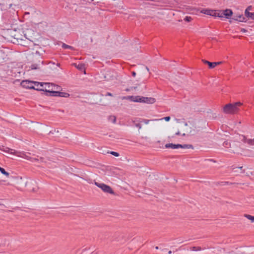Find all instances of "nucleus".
<instances>
[{
	"label": "nucleus",
	"instance_id": "nucleus-44",
	"mask_svg": "<svg viewBox=\"0 0 254 254\" xmlns=\"http://www.w3.org/2000/svg\"><path fill=\"white\" fill-rule=\"evenodd\" d=\"M85 250H86V249H84V250H83V252H82V254H83V253L85 252Z\"/></svg>",
	"mask_w": 254,
	"mask_h": 254
},
{
	"label": "nucleus",
	"instance_id": "nucleus-23",
	"mask_svg": "<svg viewBox=\"0 0 254 254\" xmlns=\"http://www.w3.org/2000/svg\"><path fill=\"white\" fill-rule=\"evenodd\" d=\"M62 48L64 49H73V47L69 46V45H66L64 43H63V45H62Z\"/></svg>",
	"mask_w": 254,
	"mask_h": 254
},
{
	"label": "nucleus",
	"instance_id": "nucleus-1",
	"mask_svg": "<svg viewBox=\"0 0 254 254\" xmlns=\"http://www.w3.org/2000/svg\"><path fill=\"white\" fill-rule=\"evenodd\" d=\"M26 58L28 62L31 64L30 66L31 69H39L40 65L44 64V61L42 60V57L38 51L29 54Z\"/></svg>",
	"mask_w": 254,
	"mask_h": 254
},
{
	"label": "nucleus",
	"instance_id": "nucleus-50",
	"mask_svg": "<svg viewBox=\"0 0 254 254\" xmlns=\"http://www.w3.org/2000/svg\"><path fill=\"white\" fill-rule=\"evenodd\" d=\"M93 253H92L91 254H93Z\"/></svg>",
	"mask_w": 254,
	"mask_h": 254
},
{
	"label": "nucleus",
	"instance_id": "nucleus-24",
	"mask_svg": "<svg viewBox=\"0 0 254 254\" xmlns=\"http://www.w3.org/2000/svg\"><path fill=\"white\" fill-rule=\"evenodd\" d=\"M191 20L192 18L190 16H186L184 18V20L188 22L191 21Z\"/></svg>",
	"mask_w": 254,
	"mask_h": 254
},
{
	"label": "nucleus",
	"instance_id": "nucleus-16",
	"mask_svg": "<svg viewBox=\"0 0 254 254\" xmlns=\"http://www.w3.org/2000/svg\"><path fill=\"white\" fill-rule=\"evenodd\" d=\"M244 142L249 145H254V138L253 139H245Z\"/></svg>",
	"mask_w": 254,
	"mask_h": 254
},
{
	"label": "nucleus",
	"instance_id": "nucleus-15",
	"mask_svg": "<svg viewBox=\"0 0 254 254\" xmlns=\"http://www.w3.org/2000/svg\"><path fill=\"white\" fill-rule=\"evenodd\" d=\"M201 12L204 14L211 16L212 13H213V10L209 9H204L202 10Z\"/></svg>",
	"mask_w": 254,
	"mask_h": 254
},
{
	"label": "nucleus",
	"instance_id": "nucleus-32",
	"mask_svg": "<svg viewBox=\"0 0 254 254\" xmlns=\"http://www.w3.org/2000/svg\"><path fill=\"white\" fill-rule=\"evenodd\" d=\"M202 62L204 64H206L207 65L209 64V63L210 62L207 61V60H202Z\"/></svg>",
	"mask_w": 254,
	"mask_h": 254
},
{
	"label": "nucleus",
	"instance_id": "nucleus-5",
	"mask_svg": "<svg viewBox=\"0 0 254 254\" xmlns=\"http://www.w3.org/2000/svg\"><path fill=\"white\" fill-rule=\"evenodd\" d=\"M95 185L100 188L104 192L108 193L110 194H114V191L112 190L111 187L107 185L104 183H100L98 182H95Z\"/></svg>",
	"mask_w": 254,
	"mask_h": 254
},
{
	"label": "nucleus",
	"instance_id": "nucleus-41",
	"mask_svg": "<svg viewBox=\"0 0 254 254\" xmlns=\"http://www.w3.org/2000/svg\"><path fill=\"white\" fill-rule=\"evenodd\" d=\"M180 134V133L179 131H178L176 133V135H179Z\"/></svg>",
	"mask_w": 254,
	"mask_h": 254
},
{
	"label": "nucleus",
	"instance_id": "nucleus-11",
	"mask_svg": "<svg viewBox=\"0 0 254 254\" xmlns=\"http://www.w3.org/2000/svg\"><path fill=\"white\" fill-rule=\"evenodd\" d=\"M143 100H144V101H143V103H145L147 104H153L154 103L156 100L155 98L152 97H143Z\"/></svg>",
	"mask_w": 254,
	"mask_h": 254
},
{
	"label": "nucleus",
	"instance_id": "nucleus-2",
	"mask_svg": "<svg viewBox=\"0 0 254 254\" xmlns=\"http://www.w3.org/2000/svg\"><path fill=\"white\" fill-rule=\"evenodd\" d=\"M242 105V103L240 102H237L233 104H227L223 107V111L225 114H234L239 112V107Z\"/></svg>",
	"mask_w": 254,
	"mask_h": 254
},
{
	"label": "nucleus",
	"instance_id": "nucleus-3",
	"mask_svg": "<svg viewBox=\"0 0 254 254\" xmlns=\"http://www.w3.org/2000/svg\"><path fill=\"white\" fill-rule=\"evenodd\" d=\"M35 90L44 91L45 94L48 92V89H50L52 86H55V87H56L55 85L52 83L48 82H39L37 81L35 83Z\"/></svg>",
	"mask_w": 254,
	"mask_h": 254
},
{
	"label": "nucleus",
	"instance_id": "nucleus-31",
	"mask_svg": "<svg viewBox=\"0 0 254 254\" xmlns=\"http://www.w3.org/2000/svg\"><path fill=\"white\" fill-rule=\"evenodd\" d=\"M190 250L192 251H196V247H192L190 248Z\"/></svg>",
	"mask_w": 254,
	"mask_h": 254
},
{
	"label": "nucleus",
	"instance_id": "nucleus-34",
	"mask_svg": "<svg viewBox=\"0 0 254 254\" xmlns=\"http://www.w3.org/2000/svg\"><path fill=\"white\" fill-rule=\"evenodd\" d=\"M190 133L191 135H194V134L195 133V130H193V131L190 130Z\"/></svg>",
	"mask_w": 254,
	"mask_h": 254
},
{
	"label": "nucleus",
	"instance_id": "nucleus-21",
	"mask_svg": "<svg viewBox=\"0 0 254 254\" xmlns=\"http://www.w3.org/2000/svg\"><path fill=\"white\" fill-rule=\"evenodd\" d=\"M245 216L248 219L250 220L252 222H254V216H252L249 214H245Z\"/></svg>",
	"mask_w": 254,
	"mask_h": 254
},
{
	"label": "nucleus",
	"instance_id": "nucleus-19",
	"mask_svg": "<svg viewBox=\"0 0 254 254\" xmlns=\"http://www.w3.org/2000/svg\"><path fill=\"white\" fill-rule=\"evenodd\" d=\"M69 96V94L66 92H63L59 91V97H68Z\"/></svg>",
	"mask_w": 254,
	"mask_h": 254
},
{
	"label": "nucleus",
	"instance_id": "nucleus-10",
	"mask_svg": "<svg viewBox=\"0 0 254 254\" xmlns=\"http://www.w3.org/2000/svg\"><path fill=\"white\" fill-rule=\"evenodd\" d=\"M233 11L230 9H226L223 11V16H225L226 18L229 19L230 17L233 15Z\"/></svg>",
	"mask_w": 254,
	"mask_h": 254
},
{
	"label": "nucleus",
	"instance_id": "nucleus-13",
	"mask_svg": "<svg viewBox=\"0 0 254 254\" xmlns=\"http://www.w3.org/2000/svg\"><path fill=\"white\" fill-rule=\"evenodd\" d=\"M245 14L247 17L250 18L254 20V12H250L249 11L245 10Z\"/></svg>",
	"mask_w": 254,
	"mask_h": 254
},
{
	"label": "nucleus",
	"instance_id": "nucleus-17",
	"mask_svg": "<svg viewBox=\"0 0 254 254\" xmlns=\"http://www.w3.org/2000/svg\"><path fill=\"white\" fill-rule=\"evenodd\" d=\"M211 16L214 17H223V16L222 14H220L219 13L217 12V10H213V13H212Z\"/></svg>",
	"mask_w": 254,
	"mask_h": 254
},
{
	"label": "nucleus",
	"instance_id": "nucleus-42",
	"mask_svg": "<svg viewBox=\"0 0 254 254\" xmlns=\"http://www.w3.org/2000/svg\"><path fill=\"white\" fill-rule=\"evenodd\" d=\"M168 254H172V251H169L168 252Z\"/></svg>",
	"mask_w": 254,
	"mask_h": 254
},
{
	"label": "nucleus",
	"instance_id": "nucleus-36",
	"mask_svg": "<svg viewBox=\"0 0 254 254\" xmlns=\"http://www.w3.org/2000/svg\"><path fill=\"white\" fill-rule=\"evenodd\" d=\"M252 9V6H249L245 10H247V11H249L251 10Z\"/></svg>",
	"mask_w": 254,
	"mask_h": 254
},
{
	"label": "nucleus",
	"instance_id": "nucleus-22",
	"mask_svg": "<svg viewBox=\"0 0 254 254\" xmlns=\"http://www.w3.org/2000/svg\"><path fill=\"white\" fill-rule=\"evenodd\" d=\"M170 119H171L170 117L167 116V117H165L164 118H163L160 119H154V121L164 120L166 122H169L170 120Z\"/></svg>",
	"mask_w": 254,
	"mask_h": 254
},
{
	"label": "nucleus",
	"instance_id": "nucleus-20",
	"mask_svg": "<svg viewBox=\"0 0 254 254\" xmlns=\"http://www.w3.org/2000/svg\"><path fill=\"white\" fill-rule=\"evenodd\" d=\"M108 120L110 122L113 123H115L116 122V118L115 116H110L108 118Z\"/></svg>",
	"mask_w": 254,
	"mask_h": 254
},
{
	"label": "nucleus",
	"instance_id": "nucleus-26",
	"mask_svg": "<svg viewBox=\"0 0 254 254\" xmlns=\"http://www.w3.org/2000/svg\"><path fill=\"white\" fill-rule=\"evenodd\" d=\"M110 153L116 157H118L119 156L120 154L119 153L117 152H115V151H110Z\"/></svg>",
	"mask_w": 254,
	"mask_h": 254
},
{
	"label": "nucleus",
	"instance_id": "nucleus-27",
	"mask_svg": "<svg viewBox=\"0 0 254 254\" xmlns=\"http://www.w3.org/2000/svg\"><path fill=\"white\" fill-rule=\"evenodd\" d=\"M151 121H154V120H151ZM150 121H151L150 120L142 119L140 122H143L145 124H148Z\"/></svg>",
	"mask_w": 254,
	"mask_h": 254
},
{
	"label": "nucleus",
	"instance_id": "nucleus-33",
	"mask_svg": "<svg viewBox=\"0 0 254 254\" xmlns=\"http://www.w3.org/2000/svg\"><path fill=\"white\" fill-rule=\"evenodd\" d=\"M220 183L222 185H226V184H228L229 182H222Z\"/></svg>",
	"mask_w": 254,
	"mask_h": 254
},
{
	"label": "nucleus",
	"instance_id": "nucleus-43",
	"mask_svg": "<svg viewBox=\"0 0 254 254\" xmlns=\"http://www.w3.org/2000/svg\"><path fill=\"white\" fill-rule=\"evenodd\" d=\"M155 249L156 250H158L159 249V247L158 246L155 247Z\"/></svg>",
	"mask_w": 254,
	"mask_h": 254
},
{
	"label": "nucleus",
	"instance_id": "nucleus-4",
	"mask_svg": "<svg viewBox=\"0 0 254 254\" xmlns=\"http://www.w3.org/2000/svg\"><path fill=\"white\" fill-rule=\"evenodd\" d=\"M165 148H171L172 149H178L179 148L183 149H193V146L191 144H173L172 143H167L165 145Z\"/></svg>",
	"mask_w": 254,
	"mask_h": 254
},
{
	"label": "nucleus",
	"instance_id": "nucleus-8",
	"mask_svg": "<svg viewBox=\"0 0 254 254\" xmlns=\"http://www.w3.org/2000/svg\"><path fill=\"white\" fill-rule=\"evenodd\" d=\"M143 97H140L139 96H129L127 99H129L131 101L134 102H140L143 103L144 100H143Z\"/></svg>",
	"mask_w": 254,
	"mask_h": 254
},
{
	"label": "nucleus",
	"instance_id": "nucleus-38",
	"mask_svg": "<svg viewBox=\"0 0 254 254\" xmlns=\"http://www.w3.org/2000/svg\"><path fill=\"white\" fill-rule=\"evenodd\" d=\"M106 96H113V95L112 93L110 92H107V94H106Z\"/></svg>",
	"mask_w": 254,
	"mask_h": 254
},
{
	"label": "nucleus",
	"instance_id": "nucleus-30",
	"mask_svg": "<svg viewBox=\"0 0 254 254\" xmlns=\"http://www.w3.org/2000/svg\"><path fill=\"white\" fill-rule=\"evenodd\" d=\"M214 65H215V67L217 65H219L220 64H221L222 63H223V62H214Z\"/></svg>",
	"mask_w": 254,
	"mask_h": 254
},
{
	"label": "nucleus",
	"instance_id": "nucleus-49",
	"mask_svg": "<svg viewBox=\"0 0 254 254\" xmlns=\"http://www.w3.org/2000/svg\"><path fill=\"white\" fill-rule=\"evenodd\" d=\"M182 247H180L179 248V250H180L181 248Z\"/></svg>",
	"mask_w": 254,
	"mask_h": 254
},
{
	"label": "nucleus",
	"instance_id": "nucleus-12",
	"mask_svg": "<svg viewBox=\"0 0 254 254\" xmlns=\"http://www.w3.org/2000/svg\"><path fill=\"white\" fill-rule=\"evenodd\" d=\"M0 150L3 151L4 152L10 153L13 154H15L16 153L15 151H14V152L13 153L11 151L13 150L12 149H10L8 147H5L4 146H1L0 145Z\"/></svg>",
	"mask_w": 254,
	"mask_h": 254
},
{
	"label": "nucleus",
	"instance_id": "nucleus-29",
	"mask_svg": "<svg viewBox=\"0 0 254 254\" xmlns=\"http://www.w3.org/2000/svg\"><path fill=\"white\" fill-rule=\"evenodd\" d=\"M3 55V53H2L1 51H0V58L2 57V55ZM3 58H2L1 59L0 58V63H1L3 62Z\"/></svg>",
	"mask_w": 254,
	"mask_h": 254
},
{
	"label": "nucleus",
	"instance_id": "nucleus-18",
	"mask_svg": "<svg viewBox=\"0 0 254 254\" xmlns=\"http://www.w3.org/2000/svg\"><path fill=\"white\" fill-rule=\"evenodd\" d=\"M0 172L1 173L6 177H8L9 176V173L7 172H6L3 168H1L0 166Z\"/></svg>",
	"mask_w": 254,
	"mask_h": 254
},
{
	"label": "nucleus",
	"instance_id": "nucleus-37",
	"mask_svg": "<svg viewBox=\"0 0 254 254\" xmlns=\"http://www.w3.org/2000/svg\"><path fill=\"white\" fill-rule=\"evenodd\" d=\"M241 32H244V33H245V32H247V30H246V29H245V28H241Z\"/></svg>",
	"mask_w": 254,
	"mask_h": 254
},
{
	"label": "nucleus",
	"instance_id": "nucleus-48",
	"mask_svg": "<svg viewBox=\"0 0 254 254\" xmlns=\"http://www.w3.org/2000/svg\"><path fill=\"white\" fill-rule=\"evenodd\" d=\"M185 125L186 126H187L188 125V124L187 123H186Z\"/></svg>",
	"mask_w": 254,
	"mask_h": 254
},
{
	"label": "nucleus",
	"instance_id": "nucleus-25",
	"mask_svg": "<svg viewBox=\"0 0 254 254\" xmlns=\"http://www.w3.org/2000/svg\"><path fill=\"white\" fill-rule=\"evenodd\" d=\"M209 68H213L215 67L214 62H209V64L208 65Z\"/></svg>",
	"mask_w": 254,
	"mask_h": 254
},
{
	"label": "nucleus",
	"instance_id": "nucleus-47",
	"mask_svg": "<svg viewBox=\"0 0 254 254\" xmlns=\"http://www.w3.org/2000/svg\"><path fill=\"white\" fill-rule=\"evenodd\" d=\"M186 135V134L185 133H183L182 134V136H185Z\"/></svg>",
	"mask_w": 254,
	"mask_h": 254
},
{
	"label": "nucleus",
	"instance_id": "nucleus-46",
	"mask_svg": "<svg viewBox=\"0 0 254 254\" xmlns=\"http://www.w3.org/2000/svg\"><path fill=\"white\" fill-rule=\"evenodd\" d=\"M146 68L147 70V71H149V68L147 67H146Z\"/></svg>",
	"mask_w": 254,
	"mask_h": 254
},
{
	"label": "nucleus",
	"instance_id": "nucleus-40",
	"mask_svg": "<svg viewBox=\"0 0 254 254\" xmlns=\"http://www.w3.org/2000/svg\"><path fill=\"white\" fill-rule=\"evenodd\" d=\"M183 242H184L183 241H181V240H180V239H179V240H178V243H179V244H181V243H182Z\"/></svg>",
	"mask_w": 254,
	"mask_h": 254
},
{
	"label": "nucleus",
	"instance_id": "nucleus-7",
	"mask_svg": "<svg viewBox=\"0 0 254 254\" xmlns=\"http://www.w3.org/2000/svg\"><path fill=\"white\" fill-rule=\"evenodd\" d=\"M55 86H52L50 89H48L47 93H46V95L47 96H54V97H59V91H55V89H58L59 87L57 85H55Z\"/></svg>",
	"mask_w": 254,
	"mask_h": 254
},
{
	"label": "nucleus",
	"instance_id": "nucleus-35",
	"mask_svg": "<svg viewBox=\"0 0 254 254\" xmlns=\"http://www.w3.org/2000/svg\"><path fill=\"white\" fill-rule=\"evenodd\" d=\"M202 250V249L200 247H196V251H199Z\"/></svg>",
	"mask_w": 254,
	"mask_h": 254
},
{
	"label": "nucleus",
	"instance_id": "nucleus-6",
	"mask_svg": "<svg viewBox=\"0 0 254 254\" xmlns=\"http://www.w3.org/2000/svg\"><path fill=\"white\" fill-rule=\"evenodd\" d=\"M36 83V81H32L28 80H22L21 83L20 85L23 88H26V89H34L35 90V83Z\"/></svg>",
	"mask_w": 254,
	"mask_h": 254
},
{
	"label": "nucleus",
	"instance_id": "nucleus-39",
	"mask_svg": "<svg viewBox=\"0 0 254 254\" xmlns=\"http://www.w3.org/2000/svg\"><path fill=\"white\" fill-rule=\"evenodd\" d=\"M131 75L133 76H135L136 75V72L135 71H132L131 72Z\"/></svg>",
	"mask_w": 254,
	"mask_h": 254
},
{
	"label": "nucleus",
	"instance_id": "nucleus-14",
	"mask_svg": "<svg viewBox=\"0 0 254 254\" xmlns=\"http://www.w3.org/2000/svg\"><path fill=\"white\" fill-rule=\"evenodd\" d=\"M75 66L81 71H85V64H74Z\"/></svg>",
	"mask_w": 254,
	"mask_h": 254
},
{
	"label": "nucleus",
	"instance_id": "nucleus-9",
	"mask_svg": "<svg viewBox=\"0 0 254 254\" xmlns=\"http://www.w3.org/2000/svg\"><path fill=\"white\" fill-rule=\"evenodd\" d=\"M233 20L239 21L240 22H246L247 18L243 14L236 15L232 18Z\"/></svg>",
	"mask_w": 254,
	"mask_h": 254
},
{
	"label": "nucleus",
	"instance_id": "nucleus-28",
	"mask_svg": "<svg viewBox=\"0 0 254 254\" xmlns=\"http://www.w3.org/2000/svg\"><path fill=\"white\" fill-rule=\"evenodd\" d=\"M133 122L134 123V125L136 127H138L139 129L141 128V125L139 123H135V121Z\"/></svg>",
	"mask_w": 254,
	"mask_h": 254
},
{
	"label": "nucleus",
	"instance_id": "nucleus-45",
	"mask_svg": "<svg viewBox=\"0 0 254 254\" xmlns=\"http://www.w3.org/2000/svg\"><path fill=\"white\" fill-rule=\"evenodd\" d=\"M239 168L240 169H242L243 167H239Z\"/></svg>",
	"mask_w": 254,
	"mask_h": 254
}]
</instances>
